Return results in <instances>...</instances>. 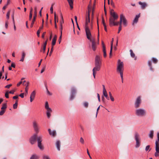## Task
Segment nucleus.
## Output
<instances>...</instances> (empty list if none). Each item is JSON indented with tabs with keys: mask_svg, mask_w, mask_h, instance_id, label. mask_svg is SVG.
Masks as SVG:
<instances>
[{
	"mask_svg": "<svg viewBox=\"0 0 159 159\" xmlns=\"http://www.w3.org/2000/svg\"><path fill=\"white\" fill-rule=\"evenodd\" d=\"M111 16L109 18V24L110 26H117L119 24V22H115L118 18V15L112 9L110 12Z\"/></svg>",
	"mask_w": 159,
	"mask_h": 159,
	"instance_id": "1",
	"label": "nucleus"
},
{
	"mask_svg": "<svg viewBox=\"0 0 159 159\" xmlns=\"http://www.w3.org/2000/svg\"><path fill=\"white\" fill-rule=\"evenodd\" d=\"M124 64L122 62L120 61V60H118L117 67V71L120 74L121 79L122 82H123V71Z\"/></svg>",
	"mask_w": 159,
	"mask_h": 159,
	"instance_id": "2",
	"label": "nucleus"
},
{
	"mask_svg": "<svg viewBox=\"0 0 159 159\" xmlns=\"http://www.w3.org/2000/svg\"><path fill=\"white\" fill-rule=\"evenodd\" d=\"M88 16H87L86 18V22L85 25V30L86 32V34H91V32L90 30L89 27L88 23H89L90 21V9H89V7L88 6Z\"/></svg>",
	"mask_w": 159,
	"mask_h": 159,
	"instance_id": "3",
	"label": "nucleus"
},
{
	"mask_svg": "<svg viewBox=\"0 0 159 159\" xmlns=\"http://www.w3.org/2000/svg\"><path fill=\"white\" fill-rule=\"evenodd\" d=\"M87 38L92 42V48L93 51H95L96 49L97 44L96 43L95 39L94 38H92L91 34H86Z\"/></svg>",
	"mask_w": 159,
	"mask_h": 159,
	"instance_id": "4",
	"label": "nucleus"
},
{
	"mask_svg": "<svg viewBox=\"0 0 159 159\" xmlns=\"http://www.w3.org/2000/svg\"><path fill=\"white\" fill-rule=\"evenodd\" d=\"M135 114L137 116H144L145 115L146 112L144 109L142 108H139L136 110Z\"/></svg>",
	"mask_w": 159,
	"mask_h": 159,
	"instance_id": "5",
	"label": "nucleus"
},
{
	"mask_svg": "<svg viewBox=\"0 0 159 159\" xmlns=\"http://www.w3.org/2000/svg\"><path fill=\"white\" fill-rule=\"evenodd\" d=\"M95 67L93 69V75L94 78H95V75L96 74V72L97 71H99L100 70L101 65L94 64Z\"/></svg>",
	"mask_w": 159,
	"mask_h": 159,
	"instance_id": "6",
	"label": "nucleus"
},
{
	"mask_svg": "<svg viewBox=\"0 0 159 159\" xmlns=\"http://www.w3.org/2000/svg\"><path fill=\"white\" fill-rule=\"evenodd\" d=\"M135 138L136 140V148L139 147L140 145V141L139 134L136 133L135 134Z\"/></svg>",
	"mask_w": 159,
	"mask_h": 159,
	"instance_id": "7",
	"label": "nucleus"
},
{
	"mask_svg": "<svg viewBox=\"0 0 159 159\" xmlns=\"http://www.w3.org/2000/svg\"><path fill=\"white\" fill-rule=\"evenodd\" d=\"M37 141H38V146L39 149L41 150H43V146L42 145L41 142L42 141V137L39 136L37 137Z\"/></svg>",
	"mask_w": 159,
	"mask_h": 159,
	"instance_id": "8",
	"label": "nucleus"
},
{
	"mask_svg": "<svg viewBox=\"0 0 159 159\" xmlns=\"http://www.w3.org/2000/svg\"><path fill=\"white\" fill-rule=\"evenodd\" d=\"M141 102V98L140 96H138L136 99L134 103L135 108H137L140 107Z\"/></svg>",
	"mask_w": 159,
	"mask_h": 159,
	"instance_id": "9",
	"label": "nucleus"
},
{
	"mask_svg": "<svg viewBox=\"0 0 159 159\" xmlns=\"http://www.w3.org/2000/svg\"><path fill=\"white\" fill-rule=\"evenodd\" d=\"M34 129L36 133L37 134L39 132V128L37 122L34 120L33 122Z\"/></svg>",
	"mask_w": 159,
	"mask_h": 159,
	"instance_id": "10",
	"label": "nucleus"
},
{
	"mask_svg": "<svg viewBox=\"0 0 159 159\" xmlns=\"http://www.w3.org/2000/svg\"><path fill=\"white\" fill-rule=\"evenodd\" d=\"M157 140L155 142L156 144V151H159V132H157Z\"/></svg>",
	"mask_w": 159,
	"mask_h": 159,
	"instance_id": "11",
	"label": "nucleus"
},
{
	"mask_svg": "<svg viewBox=\"0 0 159 159\" xmlns=\"http://www.w3.org/2000/svg\"><path fill=\"white\" fill-rule=\"evenodd\" d=\"M120 19H121L124 26H126L127 25V21L125 16L123 14H120Z\"/></svg>",
	"mask_w": 159,
	"mask_h": 159,
	"instance_id": "12",
	"label": "nucleus"
},
{
	"mask_svg": "<svg viewBox=\"0 0 159 159\" xmlns=\"http://www.w3.org/2000/svg\"><path fill=\"white\" fill-rule=\"evenodd\" d=\"M94 64L102 65V62L101 61L100 57L98 55L96 56Z\"/></svg>",
	"mask_w": 159,
	"mask_h": 159,
	"instance_id": "13",
	"label": "nucleus"
},
{
	"mask_svg": "<svg viewBox=\"0 0 159 159\" xmlns=\"http://www.w3.org/2000/svg\"><path fill=\"white\" fill-rule=\"evenodd\" d=\"M37 136V134H35L30 139V142L32 144H33L35 143Z\"/></svg>",
	"mask_w": 159,
	"mask_h": 159,
	"instance_id": "14",
	"label": "nucleus"
},
{
	"mask_svg": "<svg viewBox=\"0 0 159 159\" xmlns=\"http://www.w3.org/2000/svg\"><path fill=\"white\" fill-rule=\"evenodd\" d=\"M103 87V95L107 100H109V98L108 96L107 92L106 90L105 87L104 85H102Z\"/></svg>",
	"mask_w": 159,
	"mask_h": 159,
	"instance_id": "15",
	"label": "nucleus"
},
{
	"mask_svg": "<svg viewBox=\"0 0 159 159\" xmlns=\"http://www.w3.org/2000/svg\"><path fill=\"white\" fill-rule=\"evenodd\" d=\"M35 95L36 92L35 91H34L31 93L30 97V102H32L34 99Z\"/></svg>",
	"mask_w": 159,
	"mask_h": 159,
	"instance_id": "16",
	"label": "nucleus"
},
{
	"mask_svg": "<svg viewBox=\"0 0 159 159\" xmlns=\"http://www.w3.org/2000/svg\"><path fill=\"white\" fill-rule=\"evenodd\" d=\"M48 131L49 132V134L50 135L53 137H55L56 135V133L55 130H53L52 131H51V129H48Z\"/></svg>",
	"mask_w": 159,
	"mask_h": 159,
	"instance_id": "17",
	"label": "nucleus"
},
{
	"mask_svg": "<svg viewBox=\"0 0 159 159\" xmlns=\"http://www.w3.org/2000/svg\"><path fill=\"white\" fill-rule=\"evenodd\" d=\"M47 110V115L48 118H50L51 116V113L52 112V110L51 108H49L46 109Z\"/></svg>",
	"mask_w": 159,
	"mask_h": 159,
	"instance_id": "18",
	"label": "nucleus"
},
{
	"mask_svg": "<svg viewBox=\"0 0 159 159\" xmlns=\"http://www.w3.org/2000/svg\"><path fill=\"white\" fill-rule=\"evenodd\" d=\"M139 3L141 6V8L142 9H144L147 6V4L145 2H139Z\"/></svg>",
	"mask_w": 159,
	"mask_h": 159,
	"instance_id": "19",
	"label": "nucleus"
},
{
	"mask_svg": "<svg viewBox=\"0 0 159 159\" xmlns=\"http://www.w3.org/2000/svg\"><path fill=\"white\" fill-rule=\"evenodd\" d=\"M57 35H55L54 38H53V39H52V45L54 46L55 44L56 41L57 40Z\"/></svg>",
	"mask_w": 159,
	"mask_h": 159,
	"instance_id": "20",
	"label": "nucleus"
},
{
	"mask_svg": "<svg viewBox=\"0 0 159 159\" xmlns=\"http://www.w3.org/2000/svg\"><path fill=\"white\" fill-rule=\"evenodd\" d=\"M64 23V20L63 19L61 20L60 21V30H61V33L62 34V30L63 29L62 24Z\"/></svg>",
	"mask_w": 159,
	"mask_h": 159,
	"instance_id": "21",
	"label": "nucleus"
},
{
	"mask_svg": "<svg viewBox=\"0 0 159 159\" xmlns=\"http://www.w3.org/2000/svg\"><path fill=\"white\" fill-rule=\"evenodd\" d=\"M56 147L58 151L60 150V147L61 146L60 142L59 141H57L56 143Z\"/></svg>",
	"mask_w": 159,
	"mask_h": 159,
	"instance_id": "22",
	"label": "nucleus"
},
{
	"mask_svg": "<svg viewBox=\"0 0 159 159\" xmlns=\"http://www.w3.org/2000/svg\"><path fill=\"white\" fill-rule=\"evenodd\" d=\"M140 16V15H138L136 16L134 20L133 24H134V23H136L137 22Z\"/></svg>",
	"mask_w": 159,
	"mask_h": 159,
	"instance_id": "23",
	"label": "nucleus"
},
{
	"mask_svg": "<svg viewBox=\"0 0 159 159\" xmlns=\"http://www.w3.org/2000/svg\"><path fill=\"white\" fill-rule=\"evenodd\" d=\"M67 1L69 3L70 6V7L71 9L73 8V2L72 0H67Z\"/></svg>",
	"mask_w": 159,
	"mask_h": 159,
	"instance_id": "24",
	"label": "nucleus"
},
{
	"mask_svg": "<svg viewBox=\"0 0 159 159\" xmlns=\"http://www.w3.org/2000/svg\"><path fill=\"white\" fill-rule=\"evenodd\" d=\"M130 55H131V57L133 58L134 57L135 58L134 59L135 60H136V57H135V54L133 52V51L131 49H130Z\"/></svg>",
	"mask_w": 159,
	"mask_h": 159,
	"instance_id": "25",
	"label": "nucleus"
},
{
	"mask_svg": "<svg viewBox=\"0 0 159 159\" xmlns=\"http://www.w3.org/2000/svg\"><path fill=\"white\" fill-rule=\"evenodd\" d=\"M25 56V53L24 52H22V58L20 60V61H22V62L23 61H24V59Z\"/></svg>",
	"mask_w": 159,
	"mask_h": 159,
	"instance_id": "26",
	"label": "nucleus"
},
{
	"mask_svg": "<svg viewBox=\"0 0 159 159\" xmlns=\"http://www.w3.org/2000/svg\"><path fill=\"white\" fill-rule=\"evenodd\" d=\"M149 137L151 139H152L153 137V131L151 130L149 134Z\"/></svg>",
	"mask_w": 159,
	"mask_h": 159,
	"instance_id": "27",
	"label": "nucleus"
},
{
	"mask_svg": "<svg viewBox=\"0 0 159 159\" xmlns=\"http://www.w3.org/2000/svg\"><path fill=\"white\" fill-rule=\"evenodd\" d=\"M18 105V100H16V102L13 105V108L14 109H16L17 108Z\"/></svg>",
	"mask_w": 159,
	"mask_h": 159,
	"instance_id": "28",
	"label": "nucleus"
},
{
	"mask_svg": "<svg viewBox=\"0 0 159 159\" xmlns=\"http://www.w3.org/2000/svg\"><path fill=\"white\" fill-rule=\"evenodd\" d=\"M23 84L24 85L26 86V87H28L29 85V82L28 81L26 82L25 80H24L23 82Z\"/></svg>",
	"mask_w": 159,
	"mask_h": 159,
	"instance_id": "29",
	"label": "nucleus"
},
{
	"mask_svg": "<svg viewBox=\"0 0 159 159\" xmlns=\"http://www.w3.org/2000/svg\"><path fill=\"white\" fill-rule=\"evenodd\" d=\"M7 108V105L6 103H4L2 104V107H1V110H5Z\"/></svg>",
	"mask_w": 159,
	"mask_h": 159,
	"instance_id": "30",
	"label": "nucleus"
},
{
	"mask_svg": "<svg viewBox=\"0 0 159 159\" xmlns=\"http://www.w3.org/2000/svg\"><path fill=\"white\" fill-rule=\"evenodd\" d=\"M109 96L111 100L113 102L114 100V98L112 96V94L110 92L109 93Z\"/></svg>",
	"mask_w": 159,
	"mask_h": 159,
	"instance_id": "31",
	"label": "nucleus"
},
{
	"mask_svg": "<svg viewBox=\"0 0 159 159\" xmlns=\"http://www.w3.org/2000/svg\"><path fill=\"white\" fill-rule=\"evenodd\" d=\"M102 51L103 53V56L104 57H105L107 56V54L106 48H105L104 47V48H102Z\"/></svg>",
	"mask_w": 159,
	"mask_h": 159,
	"instance_id": "32",
	"label": "nucleus"
},
{
	"mask_svg": "<svg viewBox=\"0 0 159 159\" xmlns=\"http://www.w3.org/2000/svg\"><path fill=\"white\" fill-rule=\"evenodd\" d=\"M11 12V10H9L6 15L7 19L8 20L9 19V16Z\"/></svg>",
	"mask_w": 159,
	"mask_h": 159,
	"instance_id": "33",
	"label": "nucleus"
},
{
	"mask_svg": "<svg viewBox=\"0 0 159 159\" xmlns=\"http://www.w3.org/2000/svg\"><path fill=\"white\" fill-rule=\"evenodd\" d=\"M38 157L36 155H34L31 156L30 159H38Z\"/></svg>",
	"mask_w": 159,
	"mask_h": 159,
	"instance_id": "34",
	"label": "nucleus"
},
{
	"mask_svg": "<svg viewBox=\"0 0 159 159\" xmlns=\"http://www.w3.org/2000/svg\"><path fill=\"white\" fill-rule=\"evenodd\" d=\"M29 89L28 87H26L25 88V96H26L28 94V91Z\"/></svg>",
	"mask_w": 159,
	"mask_h": 159,
	"instance_id": "35",
	"label": "nucleus"
},
{
	"mask_svg": "<svg viewBox=\"0 0 159 159\" xmlns=\"http://www.w3.org/2000/svg\"><path fill=\"white\" fill-rule=\"evenodd\" d=\"M152 61L155 63H156L157 62V59L155 58H154V57L152 58Z\"/></svg>",
	"mask_w": 159,
	"mask_h": 159,
	"instance_id": "36",
	"label": "nucleus"
},
{
	"mask_svg": "<svg viewBox=\"0 0 159 159\" xmlns=\"http://www.w3.org/2000/svg\"><path fill=\"white\" fill-rule=\"evenodd\" d=\"M35 20H36V19H34V18L33 19V20H32V22H31V24L30 25L31 27H32L33 26V25L34 23V22Z\"/></svg>",
	"mask_w": 159,
	"mask_h": 159,
	"instance_id": "37",
	"label": "nucleus"
},
{
	"mask_svg": "<svg viewBox=\"0 0 159 159\" xmlns=\"http://www.w3.org/2000/svg\"><path fill=\"white\" fill-rule=\"evenodd\" d=\"M54 4L53 3L51 5V7H50V10L51 11V13H53V6Z\"/></svg>",
	"mask_w": 159,
	"mask_h": 159,
	"instance_id": "38",
	"label": "nucleus"
},
{
	"mask_svg": "<svg viewBox=\"0 0 159 159\" xmlns=\"http://www.w3.org/2000/svg\"><path fill=\"white\" fill-rule=\"evenodd\" d=\"M46 47L43 46V48L41 49L40 52H43V53H44L46 49Z\"/></svg>",
	"mask_w": 159,
	"mask_h": 159,
	"instance_id": "39",
	"label": "nucleus"
},
{
	"mask_svg": "<svg viewBox=\"0 0 159 159\" xmlns=\"http://www.w3.org/2000/svg\"><path fill=\"white\" fill-rule=\"evenodd\" d=\"M83 105L85 107L87 108L88 107L89 103L87 102H85L84 103Z\"/></svg>",
	"mask_w": 159,
	"mask_h": 159,
	"instance_id": "40",
	"label": "nucleus"
},
{
	"mask_svg": "<svg viewBox=\"0 0 159 159\" xmlns=\"http://www.w3.org/2000/svg\"><path fill=\"white\" fill-rule=\"evenodd\" d=\"M150 146L148 145H147L146 146L145 148V150L146 151H147L149 150V151L151 150V149H150Z\"/></svg>",
	"mask_w": 159,
	"mask_h": 159,
	"instance_id": "41",
	"label": "nucleus"
},
{
	"mask_svg": "<svg viewBox=\"0 0 159 159\" xmlns=\"http://www.w3.org/2000/svg\"><path fill=\"white\" fill-rule=\"evenodd\" d=\"M45 107L46 109L50 108L49 107L48 102H46L45 103Z\"/></svg>",
	"mask_w": 159,
	"mask_h": 159,
	"instance_id": "42",
	"label": "nucleus"
},
{
	"mask_svg": "<svg viewBox=\"0 0 159 159\" xmlns=\"http://www.w3.org/2000/svg\"><path fill=\"white\" fill-rule=\"evenodd\" d=\"M42 29H40V28H39V29L37 31V34L38 37H39V36H40L39 34H40V30Z\"/></svg>",
	"mask_w": 159,
	"mask_h": 159,
	"instance_id": "43",
	"label": "nucleus"
},
{
	"mask_svg": "<svg viewBox=\"0 0 159 159\" xmlns=\"http://www.w3.org/2000/svg\"><path fill=\"white\" fill-rule=\"evenodd\" d=\"M5 111V110H1L0 111V115L1 116L3 115L4 114Z\"/></svg>",
	"mask_w": 159,
	"mask_h": 159,
	"instance_id": "44",
	"label": "nucleus"
},
{
	"mask_svg": "<svg viewBox=\"0 0 159 159\" xmlns=\"http://www.w3.org/2000/svg\"><path fill=\"white\" fill-rule=\"evenodd\" d=\"M155 156L156 157H157L159 156V151H156L155 153Z\"/></svg>",
	"mask_w": 159,
	"mask_h": 159,
	"instance_id": "45",
	"label": "nucleus"
},
{
	"mask_svg": "<svg viewBox=\"0 0 159 159\" xmlns=\"http://www.w3.org/2000/svg\"><path fill=\"white\" fill-rule=\"evenodd\" d=\"M76 92V90L74 88H72L71 89V92L72 94L75 93Z\"/></svg>",
	"mask_w": 159,
	"mask_h": 159,
	"instance_id": "46",
	"label": "nucleus"
},
{
	"mask_svg": "<svg viewBox=\"0 0 159 159\" xmlns=\"http://www.w3.org/2000/svg\"><path fill=\"white\" fill-rule=\"evenodd\" d=\"M9 93V92H7L5 94V96L7 98H9V95L8 94Z\"/></svg>",
	"mask_w": 159,
	"mask_h": 159,
	"instance_id": "47",
	"label": "nucleus"
},
{
	"mask_svg": "<svg viewBox=\"0 0 159 159\" xmlns=\"http://www.w3.org/2000/svg\"><path fill=\"white\" fill-rule=\"evenodd\" d=\"M11 17L12 19L13 23V24H14L15 20L14 17V12H13V14L12 15Z\"/></svg>",
	"mask_w": 159,
	"mask_h": 159,
	"instance_id": "48",
	"label": "nucleus"
},
{
	"mask_svg": "<svg viewBox=\"0 0 159 159\" xmlns=\"http://www.w3.org/2000/svg\"><path fill=\"white\" fill-rule=\"evenodd\" d=\"M8 21L7 20L5 22V27L6 29H7L8 28Z\"/></svg>",
	"mask_w": 159,
	"mask_h": 159,
	"instance_id": "49",
	"label": "nucleus"
},
{
	"mask_svg": "<svg viewBox=\"0 0 159 159\" xmlns=\"http://www.w3.org/2000/svg\"><path fill=\"white\" fill-rule=\"evenodd\" d=\"M37 12H34V17L33 18L36 19V17L37 16Z\"/></svg>",
	"mask_w": 159,
	"mask_h": 159,
	"instance_id": "50",
	"label": "nucleus"
},
{
	"mask_svg": "<svg viewBox=\"0 0 159 159\" xmlns=\"http://www.w3.org/2000/svg\"><path fill=\"white\" fill-rule=\"evenodd\" d=\"M80 142L82 144H84V140L82 137H81L80 138Z\"/></svg>",
	"mask_w": 159,
	"mask_h": 159,
	"instance_id": "51",
	"label": "nucleus"
},
{
	"mask_svg": "<svg viewBox=\"0 0 159 159\" xmlns=\"http://www.w3.org/2000/svg\"><path fill=\"white\" fill-rule=\"evenodd\" d=\"M113 48H111L110 49V57L111 58V55H112V50Z\"/></svg>",
	"mask_w": 159,
	"mask_h": 159,
	"instance_id": "52",
	"label": "nucleus"
},
{
	"mask_svg": "<svg viewBox=\"0 0 159 159\" xmlns=\"http://www.w3.org/2000/svg\"><path fill=\"white\" fill-rule=\"evenodd\" d=\"M61 35L59 37V40H58V41H59V43H60L61 41V38H62V34H61Z\"/></svg>",
	"mask_w": 159,
	"mask_h": 159,
	"instance_id": "53",
	"label": "nucleus"
},
{
	"mask_svg": "<svg viewBox=\"0 0 159 159\" xmlns=\"http://www.w3.org/2000/svg\"><path fill=\"white\" fill-rule=\"evenodd\" d=\"M24 94H25V93H21L19 95V96L21 98H23L24 97Z\"/></svg>",
	"mask_w": 159,
	"mask_h": 159,
	"instance_id": "54",
	"label": "nucleus"
},
{
	"mask_svg": "<svg viewBox=\"0 0 159 159\" xmlns=\"http://www.w3.org/2000/svg\"><path fill=\"white\" fill-rule=\"evenodd\" d=\"M11 66V67L15 68L16 66V65L15 63H14V62H12Z\"/></svg>",
	"mask_w": 159,
	"mask_h": 159,
	"instance_id": "55",
	"label": "nucleus"
},
{
	"mask_svg": "<svg viewBox=\"0 0 159 159\" xmlns=\"http://www.w3.org/2000/svg\"><path fill=\"white\" fill-rule=\"evenodd\" d=\"M12 86L11 84H10L8 85H6L5 86V88H7L9 89L10 88V87H11Z\"/></svg>",
	"mask_w": 159,
	"mask_h": 159,
	"instance_id": "56",
	"label": "nucleus"
},
{
	"mask_svg": "<svg viewBox=\"0 0 159 159\" xmlns=\"http://www.w3.org/2000/svg\"><path fill=\"white\" fill-rule=\"evenodd\" d=\"M32 13H30V16H29V20H31L32 17Z\"/></svg>",
	"mask_w": 159,
	"mask_h": 159,
	"instance_id": "57",
	"label": "nucleus"
},
{
	"mask_svg": "<svg viewBox=\"0 0 159 159\" xmlns=\"http://www.w3.org/2000/svg\"><path fill=\"white\" fill-rule=\"evenodd\" d=\"M15 90H12L10 91L9 92V93L13 94L14 93V92H15Z\"/></svg>",
	"mask_w": 159,
	"mask_h": 159,
	"instance_id": "58",
	"label": "nucleus"
},
{
	"mask_svg": "<svg viewBox=\"0 0 159 159\" xmlns=\"http://www.w3.org/2000/svg\"><path fill=\"white\" fill-rule=\"evenodd\" d=\"M102 23L104 26L105 25H106V23H105V20L103 18H102Z\"/></svg>",
	"mask_w": 159,
	"mask_h": 159,
	"instance_id": "59",
	"label": "nucleus"
},
{
	"mask_svg": "<svg viewBox=\"0 0 159 159\" xmlns=\"http://www.w3.org/2000/svg\"><path fill=\"white\" fill-rule=\"evenodd\" d=\"M45 67H43L42 69L41 70V73H43L44 71V70H45Z\"/></svg>",
	"mask_w": 159,
	"mask_h": 159,
	"instance_id": "60",
	"label": "nucleus"
},
{
	"mask_svg": "<svg viewBox=\"0 0 159 159\" xmlns=\"http://www.w3.org/2000/svg\"><path fill=\"white\" fill-rule=\"evenodd\" d=\"M148 66H149V67L152 66V64L151 61H149L148 62Z\"/></svg>",
	"mask_w": 159,
	"mask_h": 159,
	"instance_id": "61",
	"label": "nucleus"
},
{
	"mask_svg": "<svg viewBox=\"0 0 159 159\" xmlns=\"http://www.w3.org/2000/svg\"><path fill=\"white\" fill-rule=\"evenodd\" d=\"M44 159H50L49 157L48 156H44L43 157Z\"/></svg>",
	"mask_w": 159,
	"mask_h": 159,
	"instance_id": "62",
	"label": "nucleus"
},
{
	"mask_svg": "<svg viewBox=\"0 0 159 159\" xmlns=\"http://www.w3.org/2000/svg\"><path fill=\"white\" fill-rule=\"evenodd\" d=\"M122 21L121 19H120V22H119V24H120L119 26H120L121 27H122L121 25H122Z\"/></svg>",
	"mask_w": 159,
	"mask_h": 159,
	"instance_id": "63",
	"label": "nucleus"
},
{
	"mask_svg": "<svg viewBox=\"0 0 159 159\" xmlns=\"http://www.w3.org/2000/svg\"><path fill=\"white\" fill-rule=\"evenodd\" d=\"M122 29V27H121V26H119L118 28V33H119L120 32V31Z\"/></svg>",
	"mask_w": 159,
	"mask_h": 159,
	"instance_id": "64",
	"label": "nucleus"
}]
</instances>
